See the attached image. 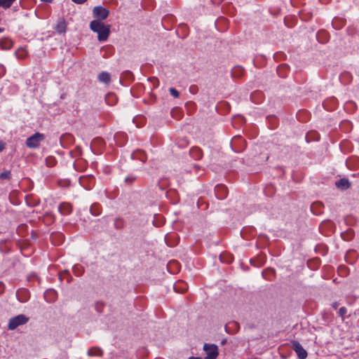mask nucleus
I'll return each instance as SVG.
<instances>
[{
  "instance_id": "obj_1",
  "label": "nucleus",
  "mask_w": 359,
  "mask_h": 359,
  "mask_svg": "<svg viewBox=\"0 0 359 359\" xmlns=\"http://www.w3.org/2000/svg\"><path fill=\"white\" fill-rule=\"evenodd\" d=\"M109 25H104L99 20H93L90 23V28L93 32L97 34V39L99 41H104L107 40L110 34Z\"/></svg>"
},
{
  "instance_id": "obj_2",
  "label": "nucleus",
  "mask_w": 359,
  "mask_h": 359,
  "mask_svg": "<svg viewBox=\"0 0 359 359\" xmlns=\"http://www.w3.org/2000/svg\"><path fill=\"white\" fill-rule=\"evenodd\" d=\"M29 321V318L24 314H20L10 318L8 323V330H14L18 326L26 324Z\"/></svg>"
},
{
  "instance_id": "obj_3",
  "label": "nucleus",
  "mask_w": 359,
  "mask_h": 359,
  "mask_svg": "<svg viewBox=\"0 0 359 359\" xmlns=\"http://www.w3.org/2000/svg\"><path fill=\"white\" fill-rule=\"evenodd\" d=\"M45 138L43 134L40 133H35L32 136L29 137L26 140V146L29 149H36L38 148L40 145L41 142H42Z\"/></svg>"
},
{
  "instance_id": "obj_4",
  "label": "nucleus",
  "mask_w": 359,
  "mask_h": 359,
  "mask_svg": "<svg viewBox=\"0 0 359 359\" xmlns=\"http://www.w3.org/2000/svg\"><path fill=\"white\" fill-rule=\"evenodd\" d=\"M203 350L206 353L204 359H216L218 355V347L215 344H205Z\"/></svg>"
},
{
  "instance_id": "obj_5",
  "label": "nucleus",
  "mask_w": 359,
  "mask_h": 359,
  "mask_svg": "<svg viewBox=\"0 0 359 359\" xmlns=\"http://www.w3.org/2000/svg\"><path fill=\"white\" fill-rule=\"evenodd\" d=\"M109 13V11L101 6H95L93 10L94 18H97L99 21L105 20L108 17Z\"/></svg>"
},
{
  "instance_id": "obj_6",
  "label": "nucleus",
  "mask_w": 359,
  "mask_h": 359,
  "mask_svg": "<svg viewBox=\"0 0 359 359\" xmlns=\"http://www.w3.org/2000/svg\"><path fill=\"white\" fill-rule=\"evenodd\" d=\"M292 348L294 350L299 359H305L307 357V352L297 341L292 342Z\"/></svg>"
},
{
  "instance_id": "obj_7",
  "label": "nucleus",
  "mask_w": 359,
  "mask_h": 359,
  "mask_svg": "<svg viewBox=\"0 0 359 359\" xmlns=\"http://www.w3.org/2000/svg\"><path fill=\"white\" fill-rule=\"evenodd\" d=\"M173 288L176 292L183 294L187 290L188 285L184 280H179L174 284Z\"/></svg>"
},
{
  "instance_id": "obj_8",
  "label": "nucleus",
  "mask_w": 359,
  "mask_h": 359,
  "mask_svg": "<svg viewBox=\"0 0 359 359\" xmlns=\"http://www.w3.org/2000/svg\"><path fill=\"white\" fill-rule=\"evenodd\" d=\"M58 211L63 215H68L72 212V206L69 203H62L58 206Z\"/></svg>"
},
{
  "instance_id": "obj_9",
  "label": "nucleus",
  "mask_w": 359,
  "mask_h": 359,
  "mask_svg": "<svg viewBox=\"0 0 359 359\" xmlns=\"http://www.w3.org/2000/svg\"><path fill=\"white\" fill-rule=\"evenodd\" d=\"M57 294L55 290L49 289L44 292V298L48 302H54L57 299Z\"/></svg>"
},
{
  "instance_id": "obj_10",
  "label": "nucleus",
  "mask_w": 359,
  "mask_h": 359,
  "mask_svg": "<svg viewBox=\"0 0 359 359\" xmlns=\"http://www.w3.org/2000/svg\"><path fill=\"white\" fill-rule=\"evenodd\" d=\"M0 46L3 50H10L13 46V41L8 37H4L0 41Z\"/></svg>"
},
{
  "instance_id": "obj_11",
  "label": "nucleus",
  "mask_w": 359,
  "mask_h": 359,
  "mask_svg": "<svg viewBox=\"0 0 359 359\" xmlns=\"http://www.w3.org/2000/svg\"><path fill=\"white\" fill-rule=\"evenodd\" d=\"M335 185L337 188L342 190H346L351 187L349 181L346 178H342L337 181Z\"/></svg>"
},
{
  "instance_id": "obj_12",
  "label": "nucleus",
  "mask_w": 359,
  "mask_h": 359,
  "mask_svg": "<svg viewBox=\"0 0 359 359\" xmlns=\"http://www.w3.org/2000/svg\"><path fill=\"white\" fill-rule=\"evenodd\" d=\"M60 141L62 145L65 144H72L74 141V138L72 135L66 133L60 137Z\"/></svg>"
},
{
  "instance_id": "obj_13",
  "label": "nucleus",
  "mask_w": 359,
  "mask_h": 359,
  "mask_svg": "<svg viewBox=\"0 0 359 359\" xmlns=\"http://www.w3.org/2000/svg\"><path fill=\"white\" fill-rule=\"evenodd\" d=\"M67 25L64 19L58 20L55 30L59 34H64L66 32Z\"/></svg>"
},
{
  "instance_id": "obj_14",
  "label": "nucleus",
  "mask_w": 359,
  "mask_h": 359,
  "mask_svg": "<svg viewBox=\"0 0 359 359\" xmlns=\"http://www.w3.org/2000/svg\"><path fill=\"white\" fill-rule=\"evenodd\" d=\"M88 355L89 356H97L101 357L103 355V351L98 347H92L88 351Z\"/></svg>"
},
{
  "instance_id": "obj_15",
  "label": "nucleus",
  "mask_w": 359,
  "mask_h": 359,
  "mask_svg": "<svg viewBox=\"0 0 359 359\" xmlns=\"http://www.w3.org/2000/svg\"><path fill=\"white\" fill-rule=\"evenodd\" d=\"M98 79L100 82L107 84L110 82L111 76L108 72H102L99 74Z\"/></svg>"
},
{
  "instance_id": "obj_16",
  "label": "nucleus",
  "mask_w": 359,
  "mask_h": 359,
  "mask_svg": "<svg viewBox=\"0 0 359 359\" xmlns=\"http://www.w3.org/2000/svg\"><path fill=\"white\" fill-rule=\"evenodd\" d=\"M15 56L19 59H24L27 55V51L25 48H20L15 52Z\"/></svg>"
},
{
  "instance_id": "obj_17",
  "label": "nucleus",
  "mask_w": 359,
  "mask_h": 359,
  "mask_svg": "<svg viewBox=\"0 0 359 359\" xmlns=\"http://www.w3.org/2000/svg\"><path fill=\"white\" fill-rule=\"evenodd\" d=\"M50 238L55 245H60L62 242L63 236L61 233L51 234Z\"/></svg>"
},
{
  "instance_id": "obj_18",
  "label": "nucleus",
  "mask_w": 359,
  "mask_h": 359,
  "mask_svg": "<svg viewBox=\"0 0 359 359\" xmlns=\"http://www.w3.org/2000/svg\"><path fill=\"white\" fill-rule=\"evenodd\" d=\"M287 69H288V67L286 65H279L277 68V74L280 77H285L286 76L285 72H286V71H287Z\"/></svg>"
},
{
  "instance_id": "obj_19",
  "label": "nucleus",
  "mask_w": 359,
  "mask_h": 359,
  "mask_svg": "<svg viewBox=\"0 0 359 359\" xmlns=\"http://www.w3.org/2000/svg\"><path fill=\"white\" fill-rule=\"evenodd\" d=\"M190 153L196 159H200L202 157V151L199 148L191 149Z\"/></svg>"
},
{
  "instance_id": "obj_20",
  "label": "nucleus",
  "mask_w": 359,
  "mask_h": 359,
  "mask_svg": "<svg viewBox=\"0 0 359 359\" xmlns=\"http://www.w3.org/2000/svg\"><path fill=\"white\" fill-rule=\"evenodd\" d=\"M16 0H0V7L4 9L10 8Z\"/></svg>"
},
{
  "instance_id": "obj_21",
  "label": "nucleus",
  "mask_w": 359,
  "mask_h": 359,
  "mask_svg": "<svg viewBox=\"0 0 359 359\" xmlns=\"http://www.w3.org/2000/svg\"><path fill=\"white\" fill-rule=\"evenodd\" d=\"M73 272L76 276H80L83 272V267L80 265H74L73 267Z\"/></svg>"
},
{
  "instance_id": "obj_22",
  "label": "nucleus",
  "mask_w": 359,
  "mask_h": 359,
  "mask_svg": "<svg viewBox=\"0 0 359 359\" xmlns=\"http://www.w3.org/2000/svg\"><path fill=\"white\" fill-rule=\"evenodd\" d=\"M11 172L9 170H5L0 174V179L1 180H10Z\"/></svg>"
},
{
  "instance_id": "obj_23",
  "label": "nucleus",
  "mask_w": 359,
  "mask_h": 359,
  "mask_svg": "<svg viewBox=\"0 0 359 359\" xmlns=\"http://www.w3.org/2000/svg\"><path fill=\"white\" fill-rule=\"evenodd\" d=\"M123 226V220L121 218H116L114 221V226L116 229H121Z\"/></svg>"
},
{
  "instance_id": "obj_24",
  "label": "nucleus",
  "mask_w": 359,
  "mask_h": 359,
  "mask_svg": "<svg viewBox=\"0 0 359 359\" xmlns=\"http://www.w3.org/2000/svg\"><path fill=\"white\" fill-rule=\"evenodd\" d=\"M236 143H238V144H242V145H243V146H244V144H245V141H244V140H243V139H242V137H234V138H233V141H232L231 144H232V146H234Z\"/></svg>"
},
{
  "instance_id": "obj_25",
  "label": "nucleus",
  "mask_w": 359,
  "mask_h": 359,
  "mask_svg": "<svg viewBox=\"0 0 359 359\" xmlns=\"http://www.w3.org/2000/svg\"><path fill=\"white\" fill-rule=\"evenodd\" d=\"M169 92H170V95L172 96H173L175 98H177L179 97V95H180V93H179L178 90H177L174 88H170L169 89Z\"/></svg>"
},
{
  "instance_id": "obj_26",
  "label": "nucleus",
  "mask_w": 359,
  "mask_h": 359,
  "mask_svg": "<svg viewBox=\"0 0 359 359\" xmlns=\"http://www.w3.org/2000/svg\"><path fill=\"white\" fill-rule=\"evenodd\" d=\"M338 313L340 317L344 318L345 315L347 313V309L344 306L341 307Z\"/></svg>"
},
{
  "instance_id": "obj_27",
  "label": "nucleus",
  "mask_w": 359,
  "mask_h": 359,
  "mask_svg": "<svg viewBox=\"0 0 359 359\" xmlns=\"http://www.w3.org/2000/svg\"><path fill=\"white\" fill-rule=\"evenodd\" d=\"M110 99H113V100L116 99L115 95H114V94H108V95H107V97H106V99H105L106 102H107L108 104L112 105V104H113V103L109 102V100H110Z\"/></svg>"
},
{
  "instance_id": "obj_28",
  "label": "nucleus",
  "mask_w": 359,
  "mask_h": 359,
  "mask_svg": "<svg viewBox=\"0 0 359 359\" xmlns=\"http://www.w3.org/2000/svg\"><path fill=\"white\" fill-rule=\"evenodd\" d=\"M97 205H93L91 206L90 208V212L93 215H100V212H94V210L95 208H97Z\"/></svg>"
},
{
  "instance_id": "obj_29",
  "label": "nucleus",
  "mask_w": 359,
  "mask_h": 359,
  "mask_svg": "<svg viewBox=\"0 0 359 359\" xmlns=\"http://www.w3.org/2000/svg\"><path fill=\"white\" fill-rule=\"evenodd\" d=\"M326 34V32L325 31H320V32H318V34H317V38L318 39V41L321 43H324L325 41H321L320 39V37L321 35H325Z\"/></svg>"
},
{
  "instance_id": "obj_30",
  "label": "nucleus",
  "mask_w": 359,
  "mask_h": 359,
  "mask_svg": "<svg viewBox=\"0 0 359 359\" xmlns=\"http://www.w3.org/2000/svg\"><path fill=\"white\" fill-rule=\"evenodd\" d=\"M135 177H127L126 179H125V182L128 184H130L132 183L134 180H135Z\"/></svg>"
},
{
  "instance_id": "obj_31",
  "label": "nucleus",
  "mask_w": 359,
  "mask_h": 359,
  "mask_svg": "<svg viewBox=\"0 0 359 359\" xmlns=\"http://www.w3.org/2000/svg\"><path fill=\"white\" fill-rule=\"evenodd\" d=\"M217 189V191H219V190H222V191H224V196H225V194H226V187L221 185V186H217L216 187Z\"/></svg>"
},
{
  "instance_id": "obj_32",
  "label": "nucleus",
  "mask_w": 359,
  "mask_h": 359,
  "mask_svg": "<svg viewBox=\"0 0 359 359\" xmlns=\"http://www.w3.org/2000/svg\"><path fill=\"white\" fill-rule=\"evenodd\" d=\"M172 265H174L177 267V269L178 268V265H179V263L177 262V261H171L169 262L168 264V266H171Z\"/></svg>"
},
{
  "instance_id": "obj_33",
  "label": "nucleus",
  "mask_w": 359,
  "mask_h": 359,
  "mask_svg": "<svg viewBox=\"0 0 359 359\" xmlns=\"http://www.w3.org/2000/svg\"><path fill=\"white\" fill-rule=\"evenodd\" d=\"M72 1L76 4H81L85 3L87 0H72Z\"/></svg>"
},
{
  "instance_id": "obj_34",
  "label": "nucleus",
  "mask_w": 359,
  "mask_h": 359,
  "mask_svg": "<svg viewBox=\"0 0 359 359\" xmlns=\"http://www.w3.org/2000/svg\"><path fill=\"white\" fill-rule=\"evenodd\" d=\"M5 149V143L0 141V151H2Z\"/></svg>"
},
{
  "instance_id": "obj_35",
  "label": "nucleus",
  "mask_w": 359,
  "mask_h": 359,
  "mask_svg": "<svg viewBox=\"0 0 359 359\" xmlns=\"http://www.w3.org/2000/svg\"><path fill=\"white\" fill-rule=\"evenodd\" d=\"M338 305H339V304H338L337 302H334V303H333V304H332V307H333L334 309H337V307H338Z\"/></svg>"
},
{
  "instance_id": "obj_36",
  "label": "nucleus",
  "mask_w": 359,
  "mask_h": 359,
  "mask_svg": "<svg viewBox=\"0 0 359 359\" xmlns=\"http://www.w3.org/2000/svg\"><path fill=\"white\" fill-rule=\"evenodd\" d=\"M232 259H232L231 256L229 255V256H228V259H227V260L226 262H231L232 261Z\"/></svg>"
},
{
  "instance_id": "obj_37",
  "label": "nucleus",
  "mask_w": 359,
  "mask_h": 359,
  "mask_svg": "<svg viewBox=\"0 0 359 359\" xmlns=\"http://www.w3.org/2000/svg\"><path fill=\"white\" fill-rule=\"evenodd\" d=\"M43 2L52 3L53 0H41Z\"/></svg>"
},
{
  "instance_id": "obj_38",
  "label": "nucleus",
  "mask_w": 359,
  "mask_h": 359,
  "mask_svg": "<svg viewBox=\"0 0 359 359\" xmlns=\"http://www.w3.org/2000/svg\"><path fill=\"white\" fill-rule=\"evenodd\" d=\"M189 359H201V358H198V357H190Z\"/></svg>"
},
{
  "instance_id": "obj_39",
  "label": "nucleus",
  "mask_w": 359,
  "mask_h": 359,
  "mask_svg": "<svg viewBox=\"0 0 359 359\" xmlns=\"http://www.w3.org/2000/svg\"><path fill=\"white\" fill-rule=\"evenodd\" d=\"M224 257V255H220V257H219L220 260H221L222 262H224V260H223Z\"/></svg>"
},
{
  "instance_id": "obj_40",
  "label": "nucleus",
  "mask_w": 359,
  "mask_h": 359,
  "mask_svg": "<svg viewBox=\"0 0 359 359\" xmlns=\"http://www.w3.org/2000/svg\"><path fill=\"white\" fill-rule=\"evenodd\" d=\"M19 300H20V302H25L27 299H19Z\"/></svg>"
},
{
  "instance_id": "obj_41",
  "label": "nucleus",
  "mask_w": 359,
  "mask_h": 359,
  "mask_svg": "<svg viewBox=\"0 0 359 359\" xmlns=\"http://www.w3.org/2000/svg\"><path fill=\"white\" fill-rule=\"evenodd\" d=\"M48 161H49V158H47V159H46V162H47V164H48V165H49V162H48Z\"/></svg>"
},
{
  "instance_id": "obj_42",
  "label": "nucleus",
  "mask_w": 359,
  "mask_h": 359,
  "mask_svg": "<svg viewBox=\"0 0 359 359\" xmlns=\"http://www.w3.org/2000/svg\"><path fill=\"white\" fill-rule=\"evenodd\" d=\"M94 212H99V210H97V209L95 208Z\"/></svg>"
},
{
  "instance_id": "obj_43",
  "label": "nucleus",
  "mask_w": 359,
  "mask_h": 359,
  "mask_svg": "<svg viewBox=\"0 0 359 359\" xmlns=\"http://www.w3.org/2000/svg\"><path fill=\"white\" fill-rule=\"evenodd\" d=\"M313 206H314V205H312L311 206V210L313 209Z\"/></svg>"
},
{
  "instance_id": "obj_44",
  "label": "nucleus",
  "mask_w": 359,
  "mask_h": 359,
  "mask_svg": "<svg viewBox=\"0 0 359 359\" xmlns=\"http://www.w3.org/2000/svg\"><path fill=\"white\" fill-rule=\"evenodd\" d=\"M237 69H238V70H239V71H241V72L242 71V69H240V68H238Z\"/></svg>"
}]
</instances>
